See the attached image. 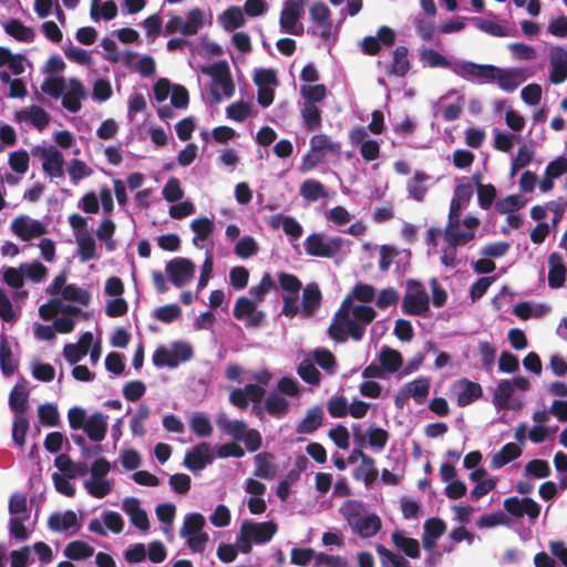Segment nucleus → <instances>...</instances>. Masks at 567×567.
Returning <instances> with one entry per match:
<instances>
[{"instance_id": "f257e3e1", "label": "nucleus", "mask_w": 567, "mask_h": 567, "mask_svg": "<svg viewBox=\"0 0 567 567\" xmlns=\"http://www.w3.org/2000/svg\"><path fill=\"white\" fill-rule=\"evenodd\" d=\"M352 296H348L336 312L328 334L336 342L347 341L350 336L354 341L362 340L365 327L374 320L377 311L369 305H352Z\"/></svg>"}, {"instance_id": "f03ea898", "label": "nucleus", "mask_w": 567, "mask_h": 567, "mask_svg": "<svg viewBox=\"0 0 567 567\" xmlns=\"http://www.w3.org/2000/svg\"><path fill=\"white\" fill-rule=\"evenodd\" d=\"M362 502L349 499L340 508V513L361 538H370L377 535L381 527V518L375 513L361 515Z\"/></svg>"}, {"instance_id": "7ed1b4c3", "label": "nucleus", "mask_w": 567, "mask_h": 567, "mask_svg": "<svg viewBox=\"0 0 567 567\" xmlns=\"http://www.w3.org/2000/svg\"><path fill=\"white\" fill-rule=\"evenodd\" d=\"M200 71L212 78L210 94L215 103H220L223 95L229 99L235 94V84L226 60L203 65Z\"/></svg>"}, {"instance_id": "20e7f679", "label": "nucleus", "mask_w": 567, "mask_h": 567, "mask_svg": "<svg viewBox=\"0 0 567 567\" xmlns=\"http://www.w3.org/2000/svg\"><path fill=\"white\" fill-rule=\"evenodd\" d=\"M348 241L340 236H330L323 231L310 234L303 241L308 256L333 258L340 254Z\"/></svg>"}, {"instance_id": "39448f33", "label": "nucleus", "mask_w": 567, "mask_h": 567, "mask_svg": "<svg viewBox=\"0 0 567 567\" xmlns=\"http://www.w3.org/2000/svg\"><path fill=\"white\" fill-rule=\"evenodd\" d=\"M401 308L403 313L409 316H424L430 310V297L421 281L416 279L406 281Z\"/></svg>"}, {"instance_id": "423d86ee", "label": "nucleus", "mask_w": 567, "mask_h": 567, "mask_svg": "<svg viewBox=\"0 0 567 567\" xmlns=\"http://www.w3.org/2000/svg\"><path fill=\"white\" fill-rule=\"evenodd\" d=\"M497 72V65L489 63H476L467 60H455L453 73L474 84L493 83V75Z\"/></svg>"}, {"instance_id": "0eeeda50", "label": "nucleus", "mask_w": 567, "mask_h": 567, "mask_svg": "<svg viewBox=\"0 0 567 567\" xmlns=\"http://www.w3.org/2000/svg\"><path fill=\"white\" fill-rule=\"evenodd\" d=\"M56 81L62 86L61 104L71 112L78 113L82 107V101L87 99V91L84 84L78 78L66 79L62 75L56 76Z\"/></svg>"}, {"instance_id": "6e6552de", "label": "nucleus", "mask_w": 567, "mask_h": 567, "mask_svg": "<svg viewBox=\"0 0 567 567\" xmlns=\"http://www.w3.org/2000/svg\"><path fill=\"white\" fill-rule=\"evenodd\" d=\"M303 16L305 8L300 3L295 0H286L279 18L280 31L292 35H302L303 24L300 20Z\"/></svg>"}, {"instance_id": "1a4fd4ad", "label": "nucleus", "mask_w": 567, "mask_h": 567, "mask_svg": "<svg viewBox=\"0 0 567 567\" xmlns=\"http://www.w3.org/2000/svg\"><path fill=\"white\" fill-rule=\"evenodd\" d=\"M233 316L237 320L245 321L246 328H258L266 318L265 311L258 310V303L246 296L237 298Z\"/></svg>"}, {"instance_id": "9d476101", "label": "nucleus", "mask_w": 567, "mask_h": 567, "mask_svg": "<svg viewBox=\"0 0 567 567\" xmlns=\"http://www.w3.org/2000/svg\"><path fill=\"white\" fill-rule=\"evenodd\" d=\"M195 264L186 257H175L166 262L165 271L176 288L184 287L195 274Z\"/></svg>"}, {"instance_id": "9b49d317", "label": "nucleus", "mask_w": 567, "mask_h": 567, "mask_svg": "<svg viewBox=\"0 0 567 567\" xmlns=\"http://www.w3.org/2000/svg\"><path fill=\"white\" fill-rule=\"evenodd\" d=\"M503 506L507 514L517 519L527 516L530 522H534L540 514V505L530 497H507Z\"/></svg>"}, {"instance_id": "f8f14e48", "label": "nucleus", "mask_w": 567, "mask_h": 567, "mask_svg": "<svg viewBox=\"0 0 567 567\" xmlns=\"http://www.w3.org/2000/svg\"><path fill=\"white\" fill-rule=\"evenodd\" d=\"M11 231L23 241H30L47 234V226L38 219H32L27 215L16 217L11 225Z\"/></svg>"}, {"instance_id": "ddd939ff", "label": "nucleus", "mask_w": 567, "mask_h": 567, "mask_svg": "<svg viewBox=\"0 0 567 567\" xmlns=\"http://www.w3.org/2000/svg\"><path fill=\"white\" fill-rule=\"evenodd\" d=\"M352 145L360 150V154L365 162H372L380 156V142L369 137L364 126H355L349 133Z\"/></svg>"}, {"instance_id": "4468645a", "label": "nucleus", "mask_w": 567, "mask_h": 567, "mask_svg": "<svg viewBox=\"0 0 567 567\" xmlns=\"http://www.w3.org/2000/svg\"><path fill=\"white\" fill-rule=\"evenodd\" d=\"M214 460L215 454L213 453L210 445L206 442H200L190 451L186 452L183 465L190 472L197 473L212 464Z\"/></svg>"}, {"instance_id": "2eb2a0df", "label": "nucleus", "mask_w": 567, "mask_h": 567, "mask_svg": "<svg viewBox=\"0 0 567 567\" xmlns=\"http://www.w3.org/2000/svg\"><path fill=\"white\" fill-rule=\"evenodd\" d=\"M48 527L52 532L65 533L71 536L81 528V522L74 511L66 509L52 513L48 519Z\"/></svg>"}, {"instance_id": "dca6fc26", "label": "nucleus", "mask_w": 567, "mask_h": 567, "mask_svg": "<svg viewBox=\"0 0 567 567\" xmlns=\"http://www.w3.org/2000/svg\"><path fill=\"white\" fill-rule=\"evenodd\" d=\"M395 41V32L386 25H382L375 35H368L360 42L361 51L368 55H375L382 47H391Z\"/></svg>"}, {"instance_id": "f3484780", "label": "nucleus", "mask_w": 567, "mask_h": 567, "mask_svg": "<svg viewBox=\"0 0 567 567\" xmlns=\"http://www.w3.org/2000/svg\"><path fill=\"white\" fill-rule=\"evenodd\" d=\"M241 532L246 533L255 544H266L275 536L277 524L274 520L257 523L245 519L241 524Z\"/></svg>"}, {"instance_id": "a211bd4d", "label": "nucleus", "mask_w": 567, "mask_h": 567, "mask_svg": "<svg viewBox=\"0 0 567 567\" xmlns=\"http://www.w3.org/2000/svg\"><path fill=\"white\" fill-rule=\"evenodd\" d=\"M526 81V71L524 68H499L493 75V83L505 92H514L522 83Z\"/></svg>"}, {"instance_id": "6ab92c4d", "label": "nucleus", "mask_w": 567, "mask_h": 567, "mask_svg": "<svg viewBox=\"0 0 567 567\" xmlns=\"http://www.w3.org/2000/svg\"><path fill=\"white\" fill-rule=\"evenodd\" d=\"M549 58V81L555 85L561 84L567 80V51L560 45H555L550 49Z\"/></svg>"}, {"instance_id": "aec40b11", "label": "nucleus", "mask_w": 567, "mask_h": 567, "mask_svg": "<svg viewBox=\"0 0 567 567\" xmlns=\"http://www.w3.org/2000/svg\"><path fill=\"white\" fill-rule=\"evenodd\" d=\"M215 422L216 426L221 432L230 435L236 443L244 440L247 434V423L243 420H230L225 412H219Z\"/></svg>"}, {"instance_id": "412c9836", "label": "nucleus", "mask_w": 567, "mask_h": 567, "mask_svg": "<svg viewBox=\"0 0 567 567\" xmlns=\"http://www.w3.org/2000/svg\"><path fill=\"white\" fill-rule=\"evenodd\" d=\"M446 532V524L440 517L427 518L423 524L422 545L425 550H432L437 539Z\"/></svg>"}, {"instance_id": "4be33fe9", "label": "nucleus", "mask_w": 567, "mask_h": 567, "mask_svg": "<svg viewBox=\"0 0 567 567\" xmlns=\"http://www.w3.org/2000/svg\"><path fill=\"white\" fill-rule=\"evenodd\" d=\"M107 419L109 416L102 412H94L83 430L86 439L94 443H101L107 433Z\"/></svg>"}, {"instance_id": "5701e85b", "label": "nucleus", "mask_w": 567, "mask_h": 567, "mask_svg": "<svg viewBox=\"0 0 567 567\" xmlns=\"http://www.w3.org/2000/svg\"><path fill=\"white\" fill-rule=\"evenodd\" d=\"M548 286L558 289L565 285L567 268L563 256L559 252H551L548 256Z\"/></svg>"}, {"instance_id": "b1692460", "label": "nucleus", "mask_w": 567, "mask_h": 567, "mask_svg": "<svg viewBox=\"0 0 567 567\" xmlns=\"http://www.w3.org/2000/svg\"><path fill=\"white\" fill-rule=\"evenodd\" d=\"M269 225L274 229H279L281 227L284 233L293 240L299 239L303 231L301 224L290 215H272L269 219Z\"/></svg>"}, {"instance_id": "393cba45", "label": "nucleus", "mask_w": 567, "mask_h": 567, "mask_svg": "<svg viewBox=\"0 0 567 567\" xmlns=\"http://www.w3.org/2000/svg\"><path fill=\"white\" fill-rule=\"evenodd\" d=\"M54 466L63 472V476L76 478L89 473V465L85 462H74L68 454H59L54 458Z\"/></svg>"}, {"instance_id": "a878e982", "label": "nucleus", "mask_w": 567, "mask_h": 567, "mask_svg": "<svg viewBox=\"0 0 567 567\" xmlns=\"http://www.w3.org/2000/svg\"><path fill=\"white\" fill-rule=\"evenodd\" d=\"M391 542L398 550L403 553L409 558H419L420 543L417 539L409 537L403 530H394L391 535Z\"/></svg>"}, {"instance_id": "bb28decb", "label": "nucleus", "mask_w": 567, "mask_h": 567, "mask_svg": "<svg viewBox=\"0 0 567 567\" xmlns=\"http://www.w3.org/2000/svg\"><path fill=\"white\" fill-rule=\"evenodd\" d=\"M17 120H24L30 122L38 130H43L49 125L50 114L39 105H31L28 109H22L16 113Z\"/></svg>"}, {"instance_id": "cd10ccee", "label": "nucleus", "mask_w": 567, "mask_h": 567, "mask_svg": "<svg viewBox=\"0 0 567 567\" xmlns=\"http://www.w3.org/2000/svg\"><path fill=\"white\" fill-rule=\"evenodd\" d=\"M461 391L457 394V404L467 406L483 395V389L480 383L463 378L457 381Z\"/></svg>"}, {"instance_id": "c85d7f7f", "label": "nucleus", "mask_w": 567, "mask_h": 567, "mask_svg": "<svg viewBox=\"0 0 567 567\" xmlns=\"http://www.w3.org/2000/svg\"><path fill=\"white\" fill-rule=\"evenodd\" d=\"M378 362L385 373H394L401 368L403 357L400 351L383 346L378 354Z\"/></svg>"}, {"instance_id": "c756f323", "label": "nucleus", "mask_w": 567, "mask_h": 567, "mask_svg": "<svg viewBox=\"0 0 567 567\" xmlns=\"http://www.w3.org/2000/svg\"><path fill=\"white\" fill-rule=\"evenodd\" d=\"M6 33L17 41L30 43L34 41L35 32L17 18H11L3 24Z\"/></svg>"}, {"instance_id": "7c9ffc66", "label": "nucleus", "mask_w": 567, "mask_h": 567, "mask_svg": "<svg viewBox=\"0 0 567 567\" xmlns=\"http://www.w3.org/2000/svg\"><path fill=\"white\" fill-rule=\"evenodd\" d=\"M430 379L426 377H419L415 380L408 382L403 385L409 399H413L417 404H423L430 393Z\"/></svg>"}, {"instance_id": "2f4dec72", "label": "nucleus", "mask_w": 567, "mask_h": 567, "mask_svg": "<svg viewBox=\"0 0 567 567\" xmlns=\"http://www.w3.org/2000/svg\"><path fill=\"white\" fill-rule=\"evenodd\" d=\"M323 411L319 405L307 411L306 416L297 424L296 431L299 434H310L322 425Z\"/></svg>"}, {"instance_id": "473e14b6", "label": "nucleus", "mask_w": 567, "mask_h": 567, "mask_svg": "<svg viewBox=\"0 0 567 567\" xmlns=\"http://www.w3.org/2000/svg\"><path fill=\"white\" fill-rule=\"evenodd\" d=\"M322 295L317 284H309L303 288L302 293V313L310 317L321 305Z\"/></svg>"}, {"instance_id": "72a5a7b5", "label": "nucleus", "mask_w": 567, "mask_h": 567, "mask_svg": "<svg viewBox=\"0 0 567 567\" xmlns=\"http://www.w3.org/2000/svg\"><path fill=\"white\" fill-rule=\"evenodd\" d=\"M271 458L272 455L267 452L256 454L254 457L256 464L254 476L261 480L275 478L278 473V465L271 463Z\"/></svg>"}, {"instance_id": "f704fd0d", "label": "nucleus", "mask_w": 567, "mask_h": 567, "mask_svg": "<svg viewBox=\"0 0 567 567\" xmlns=\"http://www.w3.org/2000/svg\"><path fill=\"white\" fill-rule=\"evenodd\" d=\"M522 449L516 443H506L493 455L491 467L493 470H499L512 461L518 458L522 455Z\"/></svg>"}, {"instance_id": "c9c22d12", "label": "nucleus", "mask_w": 567, "mask_h": 567, "mask_svg": "<svg viewBox=\"0 0 567 567\" xmlns=\"http://www.w3.org/2000/svg\"><path fill=\"white\" fill-rule=\"evenodd\" d=\"M515 390L512 385L511 379L501 380L494 390L492 403L494 404L497 411L503 410V408L513 406V394Z\"/></svg>"}, {"instance_id": "e433bc0d", "label": "nucleus", "mask_w": 567, "mask_h": 567, "mask_svg": "<svg viewBox=\"0 0 567 567\" xmlns=\"http://www.w3.org/2000/svg\"><path fill=\"white\" fill-rule=\"evenodd\" d=\"M42 169L51 179L64 176V157L56 147H52L50 156L42 162Z\"/></svg>"}, {"instance_id": "4c0bfd02", "label": "nucleus", "mask_w": 567, "mask_h": 567, "mask_svg": "<svg viewBox=\"0 0 567 567\" xmlns=\"http://www.w3.org/2000/svg\"><path fill=\"white\" fill-rule=\"evenodd\" d=\"M78 254L81 262H86L92 259H96V241L94 237L89 234H76Z\"/></svg>"}, {"instance_id": "58836bf2", "label": "nucleus", "mask_w": 567, "mask_h": 567, "mask_svg": "<svg viewBox=\"0 0 567 567\" xmlns=\"http://www.w3.org/2000/svg\"><path fill=\"white\" fill-rule=\"evenodd\" d=\"M69 560H85L94 555V548L83 540L70 542L63 549Z\"/></svg>"}, {"instance_id": "ea45409f", "label": "nucleus", "mask_w": 567, "mask_h": 567, "mask_svg": "<svg viewBox=\"0 0 567 567\" xmlns=\"http://www.w3.org/2000/svg\"><path fill=\"white\" fill-rule=\"evenodd\" d=\"M409 50L406 47L399 45L393 51V61L391 63L390 69L388 70V74L404 76L410 70V62L408 60Z\"/></svg>"}, {"instance_id": "a19ab883", "label": "nucleus", "mask_w": 567, "mask_h": 567, "mask_svg": "<svg viewBox=\"0 0 567 567\" xmlns=\"http://www.w3.org/2000/svg\"><path fill=\"white\" fill-rule=\"evenodd\" d=\"M215 228L214 221L208 217H199L192 221L190 229L195 234L193 238V244L196 247H202L199 241L207 240L213 234Z\"/></svg>"}, {"instance_id": "79ce46f5", "label": "nucleus", "mask_w": 567, "mask_h": 567, "mask_svg": "<svg viewBox=\"0 0 567 567\" xmlns=\"http://www.w3.org/2000/svg\"><path fill=\"white\" fill-rule=\"evenodd\" d=\"M226 31H234L245 24V17L241 8L229 7L218 18Z\"/></svg>"}, {"instance_id": "37998d69", "label": "nucleus", "mask_w": 567, "mask_h": 567, "mask_svg": "<svg viewBox=\"0 0 567 567\" xmlns=\"http://www.w3.org/2000/svg\"><path fill=\"white\" fill-rule=\"evenodd\" d=\"M375 550L382 567H412L410 561L403 556L393 553L382 544H378Z\"/></svg>"}, {"instance_id": "c03bdc74", "label": "nucleus", "mask_w": 567, "mask_h": 567, "mask_svg": "<svg viewBox=\"0 0 567 567\" xmlns=\"http://www.w3.org/2000/svg\"><path fill=\"white\" fill-rule=\"evenodd\" d=\"M421 60L430 68H443L452 72L454 70L455 60L450 61L446 56L432 48H426L421 51Z\"/></svg>"}, {"instance_id": "a18cd8bd", "label": "nucleus", "mask_w": 567, "mask_h": 567, "mask_svg": "<svg viewBox=\"0 0 567 567\" xmlns=\"http://www.w3.org/2000/svg\"><path fill=\"white\" fill-rule=\"evenodd\" d=\"M49 306L54 315L58 313H72L74 316H82L83 319L87 318V312L83 311L80 307L72 302H64V298L61 295H53L48 300Z\"/></svg>"}, {"instance_id": "49530a36", "label": "nucleus", "mask_w": 567, "mask_h": 567, "mask_svg": "<svg viewBox=\"0 0 567 567\" xmlns=\"http://www.w3.org/2000/svg\"><path fill=\"white\" fill-rule=\"evenodd\" d=\"M475 237L474 230H462L461 226H456L455 228H445L444 229V239L449 246L460 247L464 246Z\"/></svg>"}, {"instance_id": "de8ad7c7", "label": "nucleus", "mask_w": 567, "mask_h": 567, "mask_svg": "<svg viewBox=\"0 0 567 567\" xmlns=\"http://www.w3.org/2000/svg\"><path fill=\"white\" fill-rule=\"evenodd\" d=\"M288 409L289 402L276 392H270L265 400V410L272 416L282 417Z\"/></svg>"}, {"instance_id": "09e8293b", "label": "nucleus", "mask_w": 567, "mask_h": 567, "mask_svg": "<svg viewBox=\"0 0 567 567\" xmlns=\"http://www.w3.org/2000/svg\"><path fill=\"white\" fill-rule=\"evenodd\" d=\"M310 360L313 361L315 365H319L322 370L329 374H333L337 362L333 353L326 348H317L313 350Z\"/></svg>"}, {"instance_id": "8fccbe9b", "label": "nucleus", "mask_w": 567, "mask_h": 567, "mask_svg": "<svg viewBox=\"0 0 567 567\" xmlns=\"http://www.w3.org/2000/svg\"><path fill=\"white\" fill-rule=\"evenodd\" d=\"M278 288L275 279L269 272H265L260 279V282L257 286H252L249 289V295L254 298L252 300L261 302L266 295L271 290H276Z\"/></svg>"}, {"instance_id": "3c124183", "label": "nucleus", "mask_w": 567, "mask_h": 567, "mask_svg": "<svg viewBox=\"0 0 567 567\" xmlns=\"http://www.w3.org/2000/svg\"><path fill=\"white\" fill-rule=\"evenodd\" d=\"M71 440L80 447L81 456L84 461L99 457L104 453V446L101 443H96L93 446L89 445L84 434L73 433L71 434Z\"/></svg>"}, {"instance_id": "603ef678", "label": "nucleus", "mask_w": 567, "mask_h": 567, "mask_svg": "<svg viewBox=\"0 0 567 567\" xmlns=\"http://www.w3.org/2000/svg\"><path fill=\"white\" fill-rule=\"evenodd\" d=\"M524 474L528 478H546L551 474L549 462L542 458H534L526 463Z\"/></svg>"}, {"instance_id": "864d4df0", "label": "nucleus", "mask_w": 567, "mask_h": 567, "mask_svg": "<svg viewBox=\"0 0 567 567\" xmlns=\"http://www.w3.org/2000/svg\"><path fill=\"white\" fill-rule=\"evenodd\" d=\"M10 409L18 414H23L29 408V393L23 388L16 385L9 395Z\"/></svg>"}, {"instance_id": "5fc2aeb1", "label": "nucleus", "mask_w": 567, "mask_h": 567, "mask_svg": "<svg viewBox=\"0 0 567 567\" xmlns=\"http://www.w3.org/2000/svg\"><path fill=\"white\" fill-rule=\"evenodd\" d=\"M17 364L13 361L11 347L6 338L0 340V370L3 375L9 377L14 373Z\"/></svg>"}, {"instance_id": "6e6d98bb", "label": "nucleus", "mask_w": 567, "mask_h": 567, "mask_svg": "<svg viewBox=\"0 0 567 567\" xmlns=\"http://www.w3.org/2000/svg\"><path fill=\"white\" fill-rule=\"evenodd\" d=\"M300 195L309 202H316L326 197L327 193L321 182L317 179H307L300 186Z\"/></svg>"}, {"instance_id": "4d7b16f0", "label": "nucleus", "mask_w": 567, "mask_h": 567, "mask_svg": "<svg viewBox=\"0 0 567 567\" xmlns=\"http://www.w3.org/2000/svg\"><path fill=\"white\" fill-rule=\"evenodd\" d=\"M369 463H362L353 471V477L363 481L367 487L371 486L378 478V470L374 460L370 456Z\"/></svg>"}, {"instance_id": "13d9d810", "label": "nucleus", "mask_w": 567, "mask_h": 567, "mask_svg": "<svg viewBox=\"0 0 567 567\" xmlns=\"http://www.w3.org/2000/svg\"><path fill=\"white\" fill-rule=\"evenodd\" d=\"M23 279L28 278L33 282H41L48 274V268L40 261L23 262L20 265Z\"/></svg>"}, {"instance_id": "bf43d9fd", "label": "nucleus", "mask_w": 567, "mask_h": 567, "mask_svg": "<svg viewBox=\"0 0 567 567\" xmlns=\"http://www.w3.org/2000/svg\"><path fill=\"white\" fill-rule=\"evenodd\" d=\"M62 297L72 302H78L81 306H89L92 299L91 292L75 284H69L64 287Z\"/></svg>"}, {"instance_id": "052dcab7", "label": "nucleus", "mask_w": 567, "mask_h": 567, "mask_svg": "<svg viewBox=\"0 0 567 567\" xmlns=\"http://www.w3.org/2000/svg\"><path fill=\"white\" fill-rule=\"evenodd\" d=\"M298 375L308 384H319L321 374L310 358L303 359L297 369Z\"/></svg>"}, {"instance_id": "680f3d73", "label": "nucleus", "mask_w": 567, "mask_h": 567, "mask_svg": "<svg viewBox=\"0 0 567 567\" xmlns=\"http://www.w3.org/2000/svg\"><path fill=\"white\" fill-rule=\"evenodd\" d=\"M310 147L311 152L320 153V152H329L333 154H339L341 147L338 143L333 142L326 134L313 135L310 138Z\"/></svg>"}, {"instance_id": "e2e57ef3", "label": "nucleus", "mask_w": 567, "mask_h": 567, "mask_svg": "<svg viewBox=\"0 0 567 567\" xmlns=\"http://www.w3.org/2000/svg\"><path fill=\"white\" fill-rule=\"evenodd\" d=\"M534 148L530 145L524 144L519 146L517 155L511 163V176H515L518 171L527 166L534 157Z\"/></svg>"}, {"instance_id": "0e129e2a", "label": "nucleus", "mask_w": 567, "mask_h": 567, "mask_svg": "<svg viewBox=\"0 0 567 567\" xmlns=\"http://www.w3.org/2000/svg\"><path fill=\"white\" fill-rule=\"evenodd\" d=\"M301 116L305 127L309 131H315L321 125V111L312 103H305L301 110Z\"/></svg>"}, {"instance_id": "69168bd1", "label": "nucleus", "mask_w": 567, "mask_h": 567, "mask_svg": "<svg viewBox=\"0 0 567 567\" xmlns=\"http://www.w3.org/2000/svg\"><path fill=\"white\" fill-rule=\"evenodd\" d=\"M84 488L91 496L103 498L113 491V482L109 478L84 481Z\"/></svg>"}, {"instance_id": "338daca9", "label": "nucleus", "mask_w": 567, "mask_h": 567, "mask_svg": "<svg viewBox=\"0 0 567 567\" xmlns=\"http://www.w3.org/2000/svg\"><path fill=\"white\" fill-rule=\"evenodd\" d=\"M190 430L198 437H208L213 433L210 420L200 412L195 413L189 422Z\"/></svg>"}, {"instance_id": "774afa93", "label": "nucleus", "mask_w": 567, "mask_h": 567, "mask_svg": "<svg viewBox=\"0 0 567 567\" xmlns=\"http://www.w3.org/2000/svg\"><path fill=\"white\" fill-rule=\"evenodd\" d=\"M40 422L45 426H58L60 424V414L54 403H44L38 408Z\"/></svg>"}]
</instances>
